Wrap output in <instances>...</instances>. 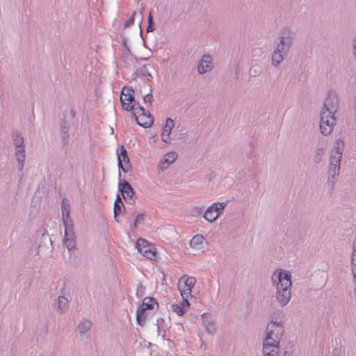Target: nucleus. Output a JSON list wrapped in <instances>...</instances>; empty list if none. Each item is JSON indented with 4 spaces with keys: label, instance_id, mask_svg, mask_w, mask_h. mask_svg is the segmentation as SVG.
Masks as SVG:
<instances>
[{
    "label": "nucleus",
    "instance_id": "dca6fc26",
    "mask_svg": "<svg viewBox=\"0 0 356 356\" xmlns=\"http://www.w3.org/2000/svg\"><path fill=\"white\" fill-rule=\"evenodd\" d=\"M177 154L175 152H170L165 154L163 159L160 162V167L163 169L167 168L177 159Z\"/></svg>",
    "mask_w": 356,
    "mask_h": 356
},
{
    "label": "nucleus",
    "instance_id": "4468645a",
    "mask_svg": "<svg viewBox=\"0 0 356 356\" xmlns=\"http://www.w3.org/2000/svg\"><path fill=\"white\" fill-rule=\"evenodd\" d=\"M149 316V311L139 305L136 312V321L138 324L140 326H143Z\"/></svg>",
    "mask_w": 356,
    "mask_h": 356
},
{
    "label": "nucleus",
    "instance_id": "1a4fd4ad",
    "mask_svg": "<svg viewBox=\"0 0 356 356\" xmlns=\"http://www.w3.org/2000/svg\"><path fill=\"white\" fill-rule=\"evenodd\" d=\"M226 202H216L211 205L204 212V217L208 222H212L218 217L221 211L225 207Z\"/></svg>",
    "mask_w": 356,
    "mask_h": 356
},
{
    "label": "nucleus",
    "instance_id": "ddd939ff",
    "mask_svg": "<svg viewBox=\"0 0 356 356\" xmlns=\"http://www.w3.org/2000/svg\"><path fill=\"white\" fill-rule=\"evenodd\" d=\"M211 58L209 56H203L197 66L198 72L200 74L206 73L211 68Z\"/></svg>",
    "mask_w": 356,
    "mask_h": 356
},
{
    "label": "nucleus",
    "instance_id": "f03ea898",
    "mask_svg": "<svg viewBox=\"0 0 356 356\" xmlns=\"http://www.w3.org/2000/svg\"><path fill=\"white\" fill-rule=\"evenodd\" d=\"M267 330L263 344L264 356H278V344L283 333L282 327L278 323L272 322L268 324Z\"/></svg>",
    "mask_w": 356,
    "mask_h": 356
},
{
    "label": "nucleus",
    "instance_id": "0eeeda50",
    "mask_svg": "<svg viewBox=\"0 0 356 356\" xmlns=\"http://www.w3.org/2000/svg\"><path fill=\"white\" fill-rule=\"evenodd\" d=\"M136 248L144 257L154 260L156 257V249L154 245L144 238H138Z\"/></svg>",
    "mask_w": 356,
    "mask_h": 356
},
{
    "label": "nucleus",
    "instance_id": "6e6552de",
    "mask_svg": "<svg viewBox=\"0 0 356 356\" xmlns=\"http://www.w3.org/2000/svg\"><path fill=\"white\" fill-rule=\"evenodd\" d=\"M134 91L131 88L124 87L121 92L120 102L124 110L131 111L137 105L134 104Z\"/></svg>",
    "mask_w": 356,
    "mask_h": 356
},
{
    "label": "nucleus",
    "instance_id": "72a5a7b5",
    "mask_svg": "<svg viewBox=\"0 0 356 356\" xmlns=\"http://www.w3.org/2000/svg\"><path fill=\"white\" fill-rule=\"evenodd\" d=\"M206 317H207V314H202V318H205Z\"/></svg>",
    "mask_w": 356,
    "mask_h": 356
},
{
    "label": "nucleus",
    "instance_id": "a211bd4d",
    "mask_svg": "<svg viewBox=\"0 0 356 356\" xmlns=\"http://www.w3.org/2000/svg\"><path fill=\"white\" fill-rule=\"evenodd\" d=\"M140 305L144 307L145 309L149 310V312L156 309L159 307L158 302L154 298L152 297H145Z\"/></svg>",
    "mask_w": 356,
    "mask_h": 356
},
{
    "label": "nucleus",
    "instance_id": "9d476101",
    "mask_svg": "<svg viewBox=\"0 0 356 356\" xmlns=\"http://www.w3.org/2000/svg\"><path fill=\"white\" fill-rule=\"evenodd\" d=\"M118 162L119 168L124 172H128L131 170V164L127 152L124 145H120L117 150Z\"/></svg>",
    "mask_w": 356,
    "mask_h": 356
},
{
    "label": "nucleus",
    "instance_id": "20e7f679",
    "mask_svg": "<svg viewBox=\"0 0 356 356\" xmlns=\"http://www.w3.org/2000/svg\"><path fill=\"white\" fill-rule=\"evenodd\" d=\"M343 146V142L341 140H338L336 141V145L334 149L332 151L330 156V173L332 176H334L339 172Z\"/></svg>",
    "mask_w": 356,
    "mask_h": 356
},
{
    "label": "nucleus",
    "instance_id": "aec40b11",
    "mask_svg": "<svg viewBox=\"0 0 356 356\" xmlns=\"http://www.w3.org/2000/svg\"><path fill=\"white\" fill-rule=\"evenodd\" d=\"M204 238L202 235L197 234L191 240L190 245L193 248L199 249L203 244Z\"/></svg>",
    "mask_w": 356,
    "mask_h": 356
},
{
    "label": "nucleus",
    "instance_id": "cd10ccee",
    "mask_svg": "<svg viewBox=\"0 0 356 356\" xmlns=\"http://www.w3.org/2000/svg\"><path fill=\"white\" fill-rule=\"evenodd\" d=\"M170 134H168V133H165V132H162V134H161V138H162V140L165 143H168L170 142Z\"/></svg>",
    "mask_w": 356,
    "mask_h": 356
},
{
    "label": "nucleus",
    "instance_id": "412c9836",
    "mask_svg": "<svg viewBox=\"0 0 356 356\" xmlns=\"http://www.w3.org/2000/svg\"><path fill=\"white\" fill-rule=\"evenodd\" d=\"M121 206H123V203H122L120 196L118 195L117 198H116L115 202V204H114V216H115V218H116L117 216L121 212Z\"/></svg>",
    "mask_w": 356,
    "mask_h": 356
},
{
    "label": "nucleus",
    "instance_id": "b1692460",
    "mask_svg": "<svg viewBox=\"0 0 356 356\" xmlns=\"http://www.w3.org/2000/svg\"><path fill=\"white\" fill-rule=\"evenodd\" d=\"M67 299L63 296H60L58 298L57 306L60 310L65 309L67 307Z\"/></svg>",
    "mask_w": 356,
    "mask_h": 356
},
{
    "label": "nucleus",
    "instance_id": "4be33fe9",
    "mask_svg": "<svg viewBox=\"0 0 356 356\" xmlns=\"http://www.w3.org/2000/svg\"><path fill=\"white\" fill-rule=\"evenodd\" d=\"M24 149L23 147H20V148H18L16 151V157H17V159L19 163V168L22 170V165H23V162H24Z\"/></svg>",
    "mask_w": 356,
    "mask_h": 356
},
{
    "label": "nucleus",
    "instance_id": "c756f323",
    "mask_svg": "<svg viewBox=\"0 0 356 356\" xmlns=\"http://www.w3.org/2000/svg\"><path fill=\"white\" fill-rule=\"evenodd\" d=\"M143 215H141V214H138V215L136 216V219H135V222H134V227H137V225H138L140 222H141V221H143Z\"/></svg>",
    "mask_w": 356,
    "mask_h": 356
},
{
    "label": "nucleus",
    "instance_id": "f704fd0d",
    "mask_svg": "<svg viewBox=\"0 0 356 356\" xmlns=\"http://www.w3.org/2000/svg\"><path fill=\"white\" fill-rule=\"evenodd\" d=\"M284 356H289V355H287L286 353Z\"/></svg>",
    "mask_w": 356,
    "mask_h": 356
},
{
    "label": "nucleus",
    "instance_id": "f3484780",
    "mask_svg": "<svg viewBox=\"0 0 356 356\" xmlns=\"http://www.w3.org/2000/svg\"><path fill=\"white\" fill-rule=\"evenodd\" d=\"M190 303L188 300L182 298L180 304H173L172 309L179 316H182L189 308Z\"/></svg>",
    "mask_w": 356,
    "mask_h": 356
},
{
    "label": "nucleus",
    "instance_id": "c85d7f7f",
    "mask_svg": "<svg viewBox=\"0 0 356 356\" xmlns=\"http://www.w3.org/2000/svg\"><path fill=\"white\" fill-rule=\"evenodd\" d=\"M202 213V210L198 207H193L191 209V214L194 216H199Z\"/></svg>",
    "mask_w": 356,
    "mask_h": 356
},
{
    "label": "nucleus",
    "instance_id": "f8f14e48",
    "mask_svg": "<svg viewBox=\"0 0 356 356\" xmlns=\"http://www.w3.org/2000/svg\"><path fill=\"white\" fill-rule=\"evenodd\" d=\"M119 189L124 200H132L134 192L127 181L120 183Z\"/></svg>",
    "mask_w": 356,
    "mask_h": 356
},
{
    "label": "nucleus",
    "instance_id": "6ab92c4d",
    "mask_svg": "<svg viewBox=\"0 0 356 356\" xmlns=\"http://www.w3.org/2000/svg\"><path fill=\"white\" fill-rule=\"evenodd\" d=\"M284 40L282 39L281 44L277 45V49L275 50L273 56H272V61L273 64L275 65H277L280 63V62L283 59V56L281 54V49L280 47L282 46V50L284 49Z\"/></svg>",
    "mask_w": 356,
    "mask_h": 356
},
{
    "label": "nucleus",
    "instance_id": "7ed1b4c3",
    "mask_svg": "<svg viewBox=\"0 0 356 356\" xmlns=\"http://www.w3.org/2000/svg\"><path fill=\"white\" fill-rule=\"evenodd\" d=\"M337 99L334 95H330L325 99L324 106L321 113L320 129L324 135L330 134L336 123L333 113L329 109H333Z\"/></svg>",
    "mask_w": 356,
    "mask_h": 356
},
{
    "label": "nucleus",
    "instance_id": "a878e982",
    "mask_svg": "<svg viewBox=\"0 0 356 356\" xmlns=\"http://www.w3.org/2000/svg\"><path fill=\"white\" fill-rule=\"evenodd\" d=\"M14 141L17 148L22 147L24 141L23 138L22 136H20L19 135H17L16 137L14 138Z\"/></svg>",
    "mask_w": 356,
    "mask_h": 356
},
{
    "label": "nucleus",
    "instance_id": "423d86ee",
    "mask_svg": "<svg viewBox=\"0 0 356 356\" xmlns=\"http://www.w3.org/2000/svg\"><path fill=\"white\" fill-rule=\"evenodd\" d=\"M195 283L196 280L193 277L184 275L179 279L178 289L182 298L188 300L192 296L191 291Z\"/></svg>",
    "mask_w": 356,
    "mask_h": 356
},
{
    "label": "nucleus",
    "instance_id": "393cba45",
    "mask_svg": "<svg viewBox=\"0 0 356 356\" xmlns=\"http://www.w3.org/2000/svg\"><path fill=\"white\" fill-rule=\"evenodd\" d=\"M91 323L89 321H84L78 327L80 333L85 332L90 327Z\"/></svg>",
    "mask_w": 356,
    "mask_h": 356
},
{
    "label": "nucleus",
    "instance_id": "39448f33",
    "mask_svg": "<svg viewBox=\"0 0 356 356\" xmlns=\"http://www.w3.org/2000/svg\"><path fill=\"white\" fill-rule=\"evenodd\" d=\"M137 124L143 127H149L154 120L149 111L140 106L139 104L131 111Z\"/></svg>",
    "mask_w": 356,
    "mask_h": 356
},
{
    "label": "nucleus",
    "instance_id": "473e14b6",
    "mask_svg": "<svg viewBox=\"0 0 356 356\" xmlns=\"http://www.w3.org/2000/svg\"><path fill=\"white\" fill-rule=\"evenodd\" d=\"M152 97V95H147V96H145L144 97V100L145 102H147V101H150L151 100V98Z\"/></svg>",
    "mask_w": 356,
    "mask_h": 356
},
{
    "label": "nucleus",
    "instance_id": "5701e85b",
    "mask_svg": "<svg viewBox=\"0 0 356 356\" xmlns=\"http://www.w3.org/2000/svg\"><path fill=\"white\" fill-rule=\"evenodd\" d=\"M174 127V122L172 119L168 118L165 121V126L163 129V131L165 133L170 134L171 130Z\"/></svg>",
    "mask_w": 356,
    "mask_h": 356
},
{
    "label": "nucleus",
    "instance_id": "9b49d317",
    "mask_svg": "<svg viewBox=\"0 0 356 356\" xmlns=\"http://www.w3.org/2000/svg\"><path fill=\"white\" fill-rule=\"evenodd\" d=\"M64 245L70 250L75 248L74 235L72 230V225L65 226Z\"/></svg>",
    "mask_w": 356,
    "mask_h": 356
},
{
    "label": "nucleus",
    "instance_id": "7c9ffc66",
    "mask_svg": "<svg viewBox=\"0 0 356 356\" xmlns=\"http://www.w3.org/2000/svg\"><path fill=\"white\" fill-rule=\"evenodd\" d=\"M152 23H153V19H152V14L149 13V16H148V24H149V25H148V27H147V31H152V29H151Z\"/></svg>",
    "mask_w": 356,
    "mask_h": 356
},
{
    "label": "nucleus",
    "instance_id": "2eb2a0df",
    "mask_svg": "<svg viewBox=\"0 0 356 356\" xmlns=\"http://www.w3.org/2000/svg\"><path fill=\"white\" fill-rule=\"evenodd\" d=\"M61 210L64 225L65 226L66 225H72L71 220H70V204L67 200H63Z\"/></svg>",
    "mask_w": 356,
    "mask_h": 356
},
{
    "label": "nucleus",
    "instance_id": "f257e3e1",
    "mask_svg": "<svg viewBox=\"0 0 356 356\" xmlns=\"http://www.w3.org/2000/svg\"><path fill=\"white\" fill-rule=\"evenodd\" d=\"M272 280L276 282L277 298L281 305L288 303L291 298V274L288 271L277 270L272 275Z\"/></svg>",
    "mask_w": 356,
    "mask_h": 356
},
{
    "label": "nucleus",
    "instance_id": "bb28decb",
    "mask_svg": "<svg viewBox=\"0 0 356 356\" xmlns=\"http://www.w3.org/2000/svg\"><path fill=\"white\" fill-rule=\"evenodd\" d=\"M135 15H136V12H133L131 18L124 22V28L129 27L130 25L134 24Z\"/></svg>",
    "mask_w": 356,
    "mask_h": 356
},
{
    "label": "nucleus",
    "instance_id": "2f4dec72",
    "mask_svg": "<svg viewBox=\"0 0 356 356\" xmlns=\"http://www.w3.org/2000/svg\"><path fill=\"white\" fill-rule=\"evenodd\" d=\"M205 326H207V329L211 333L215 330V326L213 323H209V325H205Z\"/></svg>",
    "mask_w": 356,
    "mask_h": 356
}]
</instances>
